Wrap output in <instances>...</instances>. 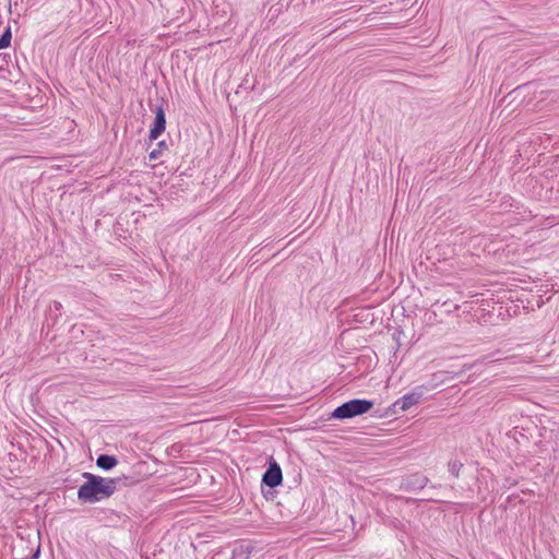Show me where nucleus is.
Here are the masks:
<instances>
[{
	"mask_svg": "<svg viewBox=\"0 0 559 559\" xmlns=\"http://www.w3.org/2000/svg\"><path fill=\"white\" fill-rule=\"evenodd\" d=\"M85 483L78 490V498L87 503H95L109 498L117 489L119 479L104 478L92 473H83Z\"/></svg>",
	"mask_w": 559,
	"mask_h": 559,
	"instance_id": "1",
	"label": "nucleus"
},
{
	"mask_svg": "<svg viewBox=\"0 0 559 559\" xmlns=\"http://www.w3.org/2000/svg\"><path fill=\"white\" fill-rule=\"evenodd\" d=\"M373 407V402L365 399H354L336 407L331 417L335 419H349L366 414Z\"/></svg>",
	"mask_w": 559,
	"mask_h": 559,
	"instance_id": "2",
	"label": "nucleus"
},
{
	"mask_svg": "<svg viewBox=\"0 0 559 559\" xmlns=\"http://www.w3.org/2000/svg\"><path fill=\"white\" fill-rule=\"evenodd\" d=\"M424 390L423 386H416L411 392L404 394L402 397L396 400L394 403V406L400 408L401 411H407L412 406L418 404L420 400L423 399Z\"/></svg>",
	"mask_w": 559,
	"mask_h": 559,
	"instance_id": "3",
	"label": "nucleus"
},
{
	"mask_svg": "<svg viewBox=\"0 0 559 559\" xmlns=\"http://www.w3.org/2000/svg\"><path fill=\"white\" fill-rule=\"evenodd\" d=\"M283 481L281 466L275 462H271L262 476V483L270 488L280 486Z\"/></svg>",
	"mask_w": 559,
	"mask_h": 559,
	"instance_id": "4",
	"label": "nucleus"
},
{
	"mask_svg": "<svg viewBox=\"0 0 559 559\" xmlns=\"http://www.w3.org/2000/svg\"><path fill=\"white\" fill-rule=\"evenodd\" d=\"M166 129L165 112L162 107L155 110L154 123L150 130V140H156Z\"/></svg>",
	"mask_w": 559,
	"mask_h": 559,
	"instance_id": "5",
	"label": "nucleus"
},
{
	"mask_svg": "<svg viewBox=\"0 0 559 559\" xmlns=\"http://www.w3.org/2000/svg\"><path fill=\"white\" fill-rule=\"evenodd\" d=\"M117 463L118 461L115 456L107 454H102L96 460V465L104 471H109L114 468L117 465Z\"/></svg>",
	"mask_w": 559,
	"mask_h": 559,
	"instance_id": "6",
	"label": "nucleus"
},
{
	"mask_svg": "<svg viewBox=\"0 0 559 559\" xmlns=\"http://www.w3.org/2000/svg\"><path fill=\"white\" fill-rule=\"evenodd\" d=\"M502 360H511L512 362H519L520 359L516 357V356H510V357H501L499 355V352H496V353H491L489 355H486L481 358V361L484 364H491V362H499V361H502Z\"/></svg>",
	"mask_w": 559,
	"mask_h": 559,
	"instance_id": "7",
	"label": "nucleus"
},
{
	"mask_svg": "<svg viewBox=\"0 0 559 559\" xmlns=\"http://www.w3.org/2000/svg\"><path fill=\"white\" fill-rule=\"evenodd\" d=\"M250 550L248 547L239 546L233 550L231 559H249Z\"/></svg>",
	"mask_w": 559,
	"mask_h": 559,
	"instance_id": "8",
	"label": "nucleus"
},
{
	"mask_svg": "<svg viewBox=\"0 0 559 559\" xmlns=\"http://www.w3.org/2000/svg\"><path fill=\"white\" fill-rule=\"evenodd\" d=\"M167 150V144L165 141H160L157 143V147L150 152L148 157L151 160H156L162 156V152Z\"/></svg>",
	"mask_w": 559,
	"mask_h": 559,
	"instance_id": "9",
	"label": "nucleus"
},
{
	"mask_svg": "<svg viewBox=\"0 0 559 559\" xmlns=\"http://www.w3.org/2000/svg\"><path fill=\"white\" fill-rule=\"evenodd\" d=\"M11 29L8 27L4 33L0 36V49H4L10 46L11 44Z\"/></svg>",
	"mask_w": 559,
	"mask_h": 559,
	"instance_id": "10",
	"label": "nucleus"
},
{
	"mask_svg": "<svg viewBox=\"0 0 559 559\" xmlns=\"http://www.w3.org/2000/svg\"><path fill=\"white\" fill-rule=\"evenodd\" d=\"M462 467H463V464L459 461H451L449 463V472L455 477H459L460 471L462 469Z\"/></svg>",
	"mask_w": 559,
	"mask_h": 559,
	"instance_id": "11",
	"label": "nucleus"
},
{
	"mask_svg": "<svg viewBox=\"0 0 559 559\" xmlns=\"http://www.w3.org/2000/svg\"><path fill=\"white\" fill-rule=\"evenodd\" d=\"M61 309H62L61 302H59L57 300L52 301L49 306L50 316H55V318H58Z\"/></svg>",
	"mask_w": 559,
	"mask_h": 559,
	"instance_id": "12",
	"label": "nucleus"
},
{
	"mask_svg": "<svg viewBox=\"0 0 559 559\" xmlns=\"http://www.w3.org/2000/svg\"><path fill=\"white\" fill-rule=\"evenodd\" d=\"M38 555H39V548H37L35 554L29 559H37Z\"/></svg>",
	"mask_w": 559,
	"mask_h": 559,
	"instance_id": "13",
	"label": "nucleus"
}]
</instances>
